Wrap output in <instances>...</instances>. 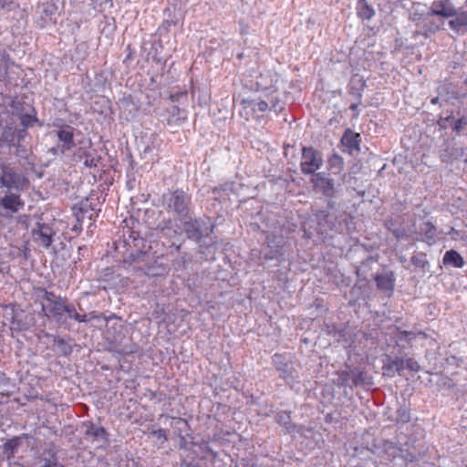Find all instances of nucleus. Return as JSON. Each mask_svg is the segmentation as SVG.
I'll return each mask as SVG.
<instances>
[{"label": "nucleus", "mask_w": 467, "mask_h": 467, "mask_svg": "<svg viewBox=\"0 0 467 467\" xmlns=\"http://www.w3.org/2000/svg\"><path fill=\"white\" fill-rule=\"evenodd\" d=\"M180 467H202L199 463L188 462L186 461H182L181 462Z\"/></svg>", "instance_id": "obj_56"}, {"label": "nucleus", "mask_w": 467, "mask_h": 467, "mask_svg": "<svg viewBox=\"0 0 467 467\" xmlns=\"http://www.w3.org/2000/svg\"><path fill=\"white\" fill-rule=\"evenodd\" d=\"M25 202L21 199V192H0V208L6 215L16 213L23 210Z\"/></svg>", "instance_id": "obj_11"}, {"label": "nucleus", "mask_w": 467, "mask_h": 467, "mask_svg": "<svg viewBox=\"0 0 467 467\" xmlns=\"http://www.w3.org/2000/svg\"><path fill=\"white\" fill-rule=\"evenodd\" d=\"M75 320L79 322V323H86V322L89 321L88 316H87V315H79V314H78V316H75Z\"/></svg>", "instance_id": "obj_53"}, {"label": "nucleus", "mask_w": 467, "mask_h": 467, "mask_svg": "<svg viewBox=\"0 0 467 467\" xmlns=\"http://www.w3.org/2000/svg\"><path fill=\"white\" fill-rule=\"evenodd\" d=\"M358 84L359 86V89H362L363 87L365 86V81H363L361 78H358V79H355L353 78L350 82V85H351V88H353V86L355 84Z\"/></svg>", "instance_id": "obj_54"}, {"label": "nucleus", "mask_w": 467, "mask_h": 467, "mask_svg": "<svg viewBox=\"0 0 467 467\" xmlns=\"http://www.w3.org/2000/svg\"><path fill=\"white\" fill-rule=\"evenodd\" d=\"M40 467H63V465L57 463L55 461L44 459L43 464Z\"/></svg>", "instance_id": "obj_51"}, {"label": "nucleus", "mask_w": 467, "mask_h": 467, "mask_svg": "<svg viewBox=\"0 0 467 467\" xmlns=\"http://www.w3.org/2000/svg\"><path fill=\"white\" fill-rule=\"evenodd\" d=\"M128 234V236L123 234V239L116 244V249L121 254L123 264L148 276L163 275L165 267L158 263L152 254L145 250V240L132 231L129 230Z\"/></svg>", "instance_id": "obj_1"}, {"label": "nucleus", "mask_w": 467, "mask_h": 467, "mask_svg": "<svg viewBox=\"0 0 467 467\" xmlns=\"http://www.w3.org/2000/svg\"><path fill=\"white\" fill-rule=\"evenodd\" d=\"M273 362L275 367L278 371H280V376L285 379H293V370L292 367L285 362L284 358L281 355L275 354L273 357Z\"/></svg>", "instance_id": "obj_27"}, {"label": "nucleus", "mask_w": 467, "mask_h": 467, "mask_svg": "<svg viewBox=\"0 0 467 467\" xmlns=\"http://www.w3.org/2000/svg\"><path fill=\"white\" fill-rule=\"evenodd\" d=\"M278 78L275 73L267 70L255 77L256 92L265 91L266 93L278 94L275 84Z\"/></svg>", "instance_id": "obj_13"}, {"label": "nucleus", "mask_w": 467, "mask_h": 467, "mask_svg": "<svg viewBox=\"0 0 467 467\" xmlns=\"http://www.w3.org/2000/svg\"><path fill=\"white\" fill-rule=\"evenodd\" d=\"M394 234L397 236V237H400V231L399 230H396L394 232Z\"/></svg>", "instance_id": "obj_61"}, {"label": "nucleus", "mask_w": 467, "mask_h": 467, "mask_svg": "<svg viewBox=\"0 0 467 467\" xmlns=\"http://www.w3.org/2000/svg\"><path fill=\"white\" fill-rule=\"evenodd\" d=\"M466 126H467V117L462 116L456 120L453 119L452 130L456 133H461Z\"/></svg>", "instance_id": "obj_39"}, {"label": "nucleus", "mask_w": 467, "mask_h": 467, "mask_svg": "<svg viewBox=\"0 0 467 467\" xmlns=\"http://www.w3.org/2000/svg\"><path fill=\"white\" fill-rule=\"evenodd\" d=\"M32 234L36 244L45 249H49L56 232L48 224L37 223L36 228L32 230Z\"/></svg>", "instance_id": "obj_12"}, {"label": "nucleus", "mask_w": 467, "mask_h": 467, "mask_svg": "<svg viewBox=\"0 0 467 467\" xmlns=\"http://www.w3.org/2000/svg\"><path fill=\"white\" fill-rule=\"evenodd\" d=\"M171 426L178 429V436L180 438V449L190 450L192 446L196 445L192 440L189 441L187 437L183 436L182 432L189 427L188 422L182 418H172Z\"/></svg>", "instance_id": "obj_21"}, {"label": "nucleus", "mask_w": 467, "mask_h": 467, "mask_svg": "<svg viewBox=\"0 0 467 467\" xmlns=\"http://www.w3.org/2000/svg\"><path fill=\"white\" fill-rule=\"evenodd\" d=\"M410 420V415L409 410L406 407H400L397 410L396 420L398 422L406 423V422H409Z\"/></svg>", "instance_id": "obj_37"}, {"label": "nucleus", "mask_w": 467, "mask_h": 467, "mask_svg": "<svg viewBox=\"0 0 467 467\" xmlns=\"http://www.w3.org/2000/svg\"><path fill=\"white\" fill-rule=\"evenodd\" d=\"M357 107H358V106H357V104H352V105L350 106V109L354 110V109H357Z\"/></svg>", "instance_id": "obj_62"}, {"label": "nucleus", "mask_w": 467, "mask_h": 467, "mask_svg": "<svg viewBox=\"0 0 467 467\" xmlns=\"http://www.w3.org/2000/svg\"><path fill=\"white\" fill-rule=\"evenodd\" d=\"M54 343V351L59 356H69L72 352V346L70 344V338H64L59 336H52Z\"/></svg>", "instance_id": "obj_26"}, {"label": "nucleus", "mask_w": 467, "mask_h": 467, "mask_svg": "<svg viewBox=\"0 0 467 467\" xmlns=\"http://www.w3.org/2000/svg\"><path fill=\"white\" fill-rule=\"evenodd\" d=\"M405 368L410 369V371L418 372L420 367L419 363L415 361L413 358H408L404 359V368Z\"/></svg>", "instance_id": "obj_41"}, {"label": "nucleus", "mask_w": 467, "mask_h": 467, "mask_svg": "<svg viewBox=\"0 0 467 467\" xmlns=\"http://www.w3.org/2000/svg\"><path fill=\"white\" fill-rule=\"evenodd\" d=\"M343 159L337 155V154H334L330 159H329V164L332 166V167H337L339 171L342 170L343 168Z\"/></svg>", "instance_id": "obj_42"}, {"label": "nucleus", "mask_w": 467, "mask_h": 467, "mask_svg": "<svg viewBox=\"0 0 467 467\" xmlns=\"http://www.w3.org/2000/svg\"><path fill=\"white\" fill-rule=\"evenodd\" d=\"M184 96H185V94H183V93L172 94L170 96V99L171 102L174 103V102H178L180 98L184 97Z\"/></svg>", "instance_id": "obj_55"}, {"label": "nucleus", "mask_w": 467, "mask_h": 467, "mask_svg": "<svg viewBox=\"0 0 467 467\" xmlns=\"http://www.w3.org/2000/svg\"><path fill=\"white\" fill-rule=\"evenodd\" d=\"M36 120L37 119L30 114H23L20 116V122L24 129L32 127Z\"/></svg>", "instance_id": "obj_40"}, {"label": "nucleus", "mask_w": 467, "mask_h": 467, "mask_svg": "<svg viewBox=\"0 0 467 467\" xmlns=\"http://www.w3.org/2000/svg\"><path fill=\"white\" fill-rule=\"evenodd\" d=\"M162 203L169 213H173L180 220L190 218L191 196L182 190L164 193Z\"/></svg>", "instance_id": "obj_2"}, {"label": "nucleus", "mask_w": 467, "mask_h": 467, "mask_svg": "<svg viewBox=\"0 0 467 467\" xmlns=\"http://www.w3.org/2000/svg\"><path fill=\"white\" fill-rule=\"evenodd\" d=\"M275 420L278 424L285 429V432L289 434L303 433L304 427L292 422L290 413L280 411L275 415Z\"/></svg>", "instance_id": "obj_20"}, {"label": "nucleus", "mask_w": 467, "mask_h": 467, "mask_svg": "<svg viewBox=\"0 0 467 467\" xmlns=\"http://www.w3.org/2000/svg\"><path fill=\"white\" fill-rule=\"evenodd\" d=\"M361 136L359 133L354 132L350 129L346 130L341 138V143L348 147L350 150H359V143Z\"/></svg>", "instance_id": "obj_24"}, {"label": "nucleus", "mask_w": 467, "mask_h": 467, "mask_svg": "<svg viewBox=\"0 0 467 467\" xmlns=\"http://www.w3.org/2000/svg\"><path fill=\"white\" fill-rule=\"evenodd\" d=\"M28 180L10 167H5L0 176V192H22Z\"/></svg>", "instance_id": "obj_4"}, {"label": "nucleus", "mask_w": 467, "mask_h": 467, "mask_svg": "<svg viewBox=\"0 0 467 467\" xmlns=\"http://www.w3.org/2000/svg\"><path fill=\"white\" fill-rule=\"evenodd\" d=\"M464 155V150L462 147H456L454 140L445 141L444 148L440 150V157L444 162L463 159Z\"/></svg>", "instance_id": "obj_16"}, {"label": "nucleus", "mask_w": 467, "mask_h": 467, "mask_svg": "<svg viewBox=\"0 0 467 467\" xmlns=\"http://www.w3.org/2000/svg\"><path fill=\"white\" fill-rule=\"evenodd\" d=\"M323 157L319 150L313 147L302 148L300 169L303 174L314 176L323 166Z\"/></svg>", "instance_id": "obj_6"}, {"label": "nucleus", "mask_w": 467, "mask_h": 467, "mask_svg": "<svg viewBox=\"0 0 467 467\" xmlns=\"http://www.w3.org/2000/svg\"><path fill=\"white\" fill-rule=\"evenodd\" d=\"M377 286L384 292H392L395 285V275L393 272L379 274L375 277Z\"/></svg>", "instance_id": "obj_23"}, {"label": "nucleus", "mask_w": 467, "mask_h": 467, "mask_svg": "<svg viewBox=\"0 0 467 467\" xmlns=\"http://www.w3.org/2000/svg\"><path fill=\"white\" fill-rule=\"evenodd\" d=\"M449 234L452 235V239H456L455 235L456 236H460L461 235V232L456 230L455 228L451 227L450 232L448 233Z\"/></svg>", "instance_id": "obj_58"}, {"label": "nucleus", "mask_w": 467, "mask_h": 467, "mask_svg": "<svg viewBox=\"0 0 467 467\" xmlns=\"http://www.w3.org/2000/svg\"><path fill=\"white\" fill-rule=\"evenodd\" d=\"M43 299L47 304H42V311H45L46 317H53L57 321H60L65 314V307L67 303L66 297L56 296L53 292L43 289Z\"/></svg>", "instance_id": "obj_7"}, {"label": "nucleus", "mask_w": 467, "mask_h": 467, "mask_svg": "<svg viewBox=\"0 0 467 467\" xmlns=\"http://www.w3.org/2000/svg\"><path fill=\"white\" fill-rule=\"evenodd\" d=\"M311 183L316 191L322 192L326 197L332 198L337 192V186L341 182H337V180L327 174L326 172H317L310 179Z\"/></svg>", "instance_id": "obj_9"}, {"label": "nucleus", "mask_w": 467, "mask_h": 467, "mask_svg": "<svg viewBox=\"0 0 467 467\" xmlns=\"http://www.w3.org/2000/svg\"><path fill=\"white\" fill-rule=\"evenodd\" d=\"M398 459L401 461V463H399L400 465H408L409 463L413 462L416 460V457L413 453L401 447V451H400Z\"/></svg>", "instance_id": "obj_36"}, {"label": "nucleus", "mask_w": 467, "mask_h": 467, "mask_svg": "<svg viewBox=\"0 0 467 467\" xmlns=\"http://www.w3.org/2000/svg\"><path fill=\"white\" fill-rule=\"evenodd\" d=\"M200 447H201L202 451L208 452L212 456L216 457L217 453L215 451H213V450L209 446V442L208 441H202L200 444Z\"/></svg>", "instance_id": "obj_48"}, {"label": "nucleus", "mask_w": 467, "mask_h": 467, "mask_svg": "<svg viewBox=\"0 0 467 467\" xmlns=\"http://www.w3.org/2000/svg\"><path fill=\"white\" fill-rule=\"evenodd\" d=\"M109 318L110 317L107 318V317H103L101 315H98L95 312H91V313L88 314L89 321H91V320H97V321L104 320L106 322V324H107Z\"/></svg>", "instance_id": "obj_50"}, {"label": "nucleus", "mask_w": 467, "mask_h": 467, "mask_svg": "<svg viewBox=\"0 0 467 467\" xmlns=\"http://www.w3.org/2000/svg\"><path fill=\"white\" fill-rule=\"evenodd\" d=\"M453 119H454V117L451 116V115H450L448 117H441L439 121H438V124L441 128L446 129L450 124L452 125Z\"/></svg>", "instance_id": "obj_43"}, {"label": "nucleus", "mask_w": 467, "mask_h": 467, "mask_svg": "<svg viewBox=\"0 0 467 467\" xmlns=\"http://www.w3.org/2000/svg\"><path fill=\"white\" fill-rule=\"evenodd\" d=\"M420 233L423 236V242H426L430 245L436 243L438 234L436 226L432 223L426 222L422 223L420 227Z\"/></svg>", "instance_id": "obj_25"}, {"label": "nucleus", "mask_w": 467, "mask_h": 467, "mask_svg": "<svg viewBox=\"0 0 467 467\" xmlns=\"http://www.w3.org/2000/svg\"><path fill=\"white\" fill-rule=\"evenodd\" d=\"M213 225L209 218H199L183 222V231L189 239L200 242L204 236L210 235Z\"/></svg>", "instance_id": "obj_5"}, {"label": "nucleus", "mask_w": 467, "mask_h": 467, "mask_svg": "<svg viewBox=\"0 0 467 467\" xmlns=\"http://www.w3.org/2000/svg\"><path fill=\"white\" fill-rule=\"evenodd\" d=\"M100 158H88V156H86V160L84 161V164L85 166L87 167H96L98 162L99 161Z\"/></svg>", "instance_id": "obj_49"}, {"label": "nucleus", "mask_w": 467, "mask_h": 467, "mask_svg": "<svg viewBox=\"0 0 467 467\" xmlns=\"http://www.w3.org/2000/svg\"><path fill=\"white\" fill-rule=\"evenodd\" d=\"M454 18L449 21V26L454 31L467 28V11L457 13Z\"/></svg>", "instance_id": "obj_32"}, {"label": "nucleus", "mask_w": 467, "mask_h": 467, "mask_svg": "<svg viewBox=\"0 0 467 467\" xmlns=\"http://www.w3.org/2000/svg\"><path fill=\"white\" fill-rule=\"evenodd\" d=\"M437 93L441 98V101L444 102L450 103L454 99L459 101L465 100V95L458 90L452 83H441L437 88Z\"/></svg>", "instance_id": "obj_18"}, {"label": "nucleus", "mask_w": 467, "mask_h": 467, "mask_svg": "<svg viewBox=\"0 0 467 467\" xmlns=\"http://www.w3.org/2000/svg\"><path fill=\"white\" fill-rule=\"evenodd\" d=\"M16 154L21 158H26L27 157V149L21 145L20 143H16Z\"/></svg>", "instance_id": "obj_47"}, {"label": "nucleus", "mask_w": 467, "mask_h": 467, "mask_svg": "<svg viewBox=\"0 0 467 467\" xmlns=\"http://www.w3.org/2000/svg\"><path fill=\"white\" fill-rule=\"evenodd\" d=\"M257 93H258L257 95H261L263 97L264 100H267V97H265V94L266 93L265 91H260Z\"/></svg>", "instance_id": "obj_60"}, {"label": "nucleus", "mask_w": 467, "mask_h": 467, "mask_svg": "<svg viewBox=\"0 0 467 467\" xmlns=\"http://www.w3.org/2000/svg\"><path fill=\"white\" fill-rule=\"evenodd\" d=\"M12 3L13 0H0V9L7 8Z\"/></svg>", "instance_id": "obj_57"}, {"label": "nucleus", "mask_w": 467, "mask_h": 467, "mask_svg": "<svg viewBox=\"0 0 467 467\" xmlns=\"http://www.w3.org/2000/svg\"><path fill=\"white\" fill-rule=\"evenodd\" d=\"M149 147H147L145 150H144V153H146L148 150H149Z\"/></svg>", "instance_id": "obj_64"}, {"label": "nucleus", "mask_w": 467, "mask_h": 467, "mask_svg": "<svg viewBox=\"0 0 467 467\" xmlns=\"http://www.w3.org/2000/svg\"><path fill=\"white\" fill-rule=\"evenodd\" d=\"M442 263L445 265H451L456 268H462L464 265L462 256L452 249L444 254Z\"/></svg>", "instance_id": "obj_28"}, {"label": "nucleus", "mask_w": 467, "mask_h": 467, "mask_svg": "<svg viewBox=\"0 0 467 467\" xmlns=\"http://www.w3.org/2000/svg\"><path fill=\"white\" fill-rule=\"evenodd\" d=\"M19 445H20L19 438L16 437V438L7 440L3 445V455L7 460H10L11 458L14 457Z\"/></svg>", "instance_id": "obj_33"}, {"label": "nucleus", "mask_w": 467, "mask_h": 467, "mask_svg": "<svg viewBox=\"0 0 467 467\" xmlns=\"http://www.w3.org/2000/svg\"><path fill=\"white\" fill-rule=\"evenodd\" d=\"M151 434L158 439H162V442L167 441L166 431L163 429L155 430Z\"/></svg>", "instance_id": "obj_46"}, {"label": "nucleus", "mask_w": 467, "mask_h": 467, "mask_svg": "<svg viewBox=\"0 0 467 467\" xmlns=\"http://www.w3.org/2000/svg\"><path fill=\"white\" fill-rule=\"evenodd\" d=\"M411 263L416 267H420L421 269H424L425 266L428 265V261L426 260V255L424 254L413 255L411 257Z\"/></svg>", "instance_id": "obj_38"}, {"label": "nucleus", "mask_w": 467, "mask_h": 467, "mask_svg": "<svg viewBox=\"0 0 467 467\" xmlns=\"http://www.w3.org/2000/svg\"><path fill=\"white\" fill-rule=\"evenodd\" d=\"M74 131L75 129L69 125H63L57 131V136L60 143L58 144V149L61 153L69 151L76 146L74 142Z\"/></svg>", "instance_id": "obj_15"}, {"label": "nucleus", "mask_w": 467, "mask_h": 467, "mask_svg": "<svg viewBox=\"0 0 467 467\" xmlns=\"http://www.w3.org/2000/svg\"><path fill=\"white\" fill-rule=\"evenodd\" d=\"M26 134V129L23 128L22 130H17L14 132L12 140H16L17 143H20Z\"/></svg>", "instance_id": "obj_45"}, {"label": "nucleus", "mask_w": 467, "mask_h": 467, "mask_svg": "<svg viewBox=\"0 0 467 467\" xmlns=\"http://www.w3.org/2000/svg\"><path fill=\"white\" fill-rule=\"evenodd\" d=\"M430 16H432L429 15V13H428L423 19L422 35L425 37H428L431 35L435 34L437 31H439L441 29V27L442 26V22H439L434 19H431V18H430Z\"/></svg>", "instance_id": "obj_29"}, {"label": "nucleus", "mask_w": 467, "mask_h": 467, "mask_svg": "<svg viewBox=\"0 0 467 467\" xmlns=\"http://www.w3.org/2000/svg\"><path fill=\"white\" fill-rule=\"evenodd\" d=\"M429 15L449 18L456 16L457 10L450 0H435L431 3Z\"/></svg>", "instance_id": "obj_17"}, {"label": "nucleus", "mask_w": 467, "mask_h": 467, "mask_svg": "<svg viewBox=\"0 0 467 467\" xmlns=\"http://www.w3.org/2000/svg\"><path fill=\"white\" fill-rule=\"evenodd\" d=\"M419 335L426 337V335L421 331L413 332L396 328L392 337L395 340L398 347L401 348H406L408 346L410 345L411 341L415 339Z\"/></svg>", "instance_id": "obj_19"}, {"label": "nucleus", "mask_w": 467, "mask_h": 467, "mask_svg": "<svg viewBox=\"0 0 467 467\" xmlns=\"http://www.w3.org/2000/svg\"><path fill=\"white\" fill-rule=\"evenodd\" d=\"M383 375L388 377H394L396 373L401 374L404 369V358H388V362L382 367Z\"/></svg>", "instance_id": "obj_22"}, {"label": "nucleus", "mask_w": 467, "mask_h": 467, "mask_svg": "<svg viewBox=\"0 0 467 467\" xmlns=\"http://www.w3.org/2000/svg\"><path fill=\"white\" fill-rule=\"evenodd\" d=\"M384 451L389 461H394L398 459L399 453L401 451V447L392 441H387L384 442Z\"/></svg>", "instance_id": "obj_35"}, {"label": "nucleus", "mask_w": 467, "mask_h": 467, "mask_svg": "<svg viewBox=\"0 0 467 467\" xmlns=\"http://www.w3.org/2000/svg\"><path fill=\"white\" fill-rule=\"evenodd\" d=\"M168 123L169 124H177L184 121L187 118L185 110L180 109L178 106H171L167 109Z\"/></svg>", "instance_id": "obj_30"}, {"label": "nucleus", "mask_w": 467, "mask_h": 467, "mask_svg": "<svg viewBox=\"0 0 467 467\" xmlns=\"http://www.w3.org/2000/svg\"><path fill=\"white\" fill-rule=\"evenodd\" d=\"M13 64L7 50L0 45V78H6L8 68Z\"/></svg>", "instance_id": "obj_31"}, {"label": "nucleus", "mask_w": 467, "mask_h": 467, "mask_svg": "<svg viewBox=\"0 0 467 467\" xmlns=\"http://www.w3.org/2000/svg\"><path fill=\"white\" fill-rule=\"evenodd\" d=\"M413 16H415V17H413V20L418 19V16H416V14H413Z\"/></svg>", "instance_id": "obj_63"}, {"label": "nucleus", "mask_w": 467, "mask_h": 467, "mask_svg": "<svg viewBox=\"0 0 467 467\" xmlns=\"http://www.w3.org/2000/svg\"><path fill=\"white\" fill-rule=\"evenodd\" d=\"M337 375L338 386L352 387L368 383V374L358 368L338 371Z\"/></svg>", "instance_id": "obj_10"}, {"label": "nucleus", "mask_w": 467, "mask_h": 467, "mask_svg": "<svg viewBox=\"0 0 467 467\" xmlns=\"http://www.w3.org/2000/svg\"><path fill=\"white\" fill-rule=\"evenodd\" d=\"M65 313L67 315L68 318L75 320V316H78V312L76 311L75 306L72 304L67 303L65 307Z\"/></svg>", "instance_id": "obj_44"}, {"label": "nucleus", "mask_w": 467, "mask_h": 467, "mask_svg": "<svg viewBox=\"0 0 467 467\" xmlns=\"http://www.w3.org/2000/svg\"><path fill=\"white\" fill-rule=\"evenodd\" d=\"M171 220H168L166 222H163L159 224V228L161 231V233L165 234V231L171 228Z\"/></svg>", "instance_id": "obj_52"}, {"label": "nucleus", "mask_w": 467, "mask_h": 467, "mask_svg": "<svg viewBox=\"0 0 467 467\" xmlns=\"http://www.w3.org/2000/svg\"><path fill=\"white\" fill-rule=\"evenodd\" d=\"M85 436L88 440L97 443V447H104L109 442L106 430L102 426L92 422L86 425Z\"/></svg>", "instance_id": "obj_14"}, {"label": "nucleus", "mask_w": 467, "mask_h": 467, "mask_svg": "<svg viewBox=\"0 0 467 467\" xmlns=\"http://www.w3.org/2000/svg\"><path fill=\"white\" fill-rule=\"evenodd\" d=\"M357 9L358 16L363 19H370L375 15V10L366 0H358Z\"/></svg>", "instance_id": "obj_34"}, {"label": "nucleus", "mask_w": 467, "mask_h": 467, "mask_svg": "<svg viewBox=\"0 0 467 467\" xmlns=\"http://www.w3.org/2000/svg\"><path fill=\"white\" fill-rule=\"evenodd\" d=\"M73 214L76 219V223L72 226V231L80 232L82 230V224L88 222L89 225L95 221L98 216V213L92 206V202L86 199L75 204L72 208Z\"/></svg>", "instance_id": "obj_8"}, {"label": "nucleus", "mask_w": 467, "mask_h": 467, "mask_svg": "<svg viewBox=\"0 0 467 467\" xmlns=\"http://www.w3.org/2000/svg\"><path fill=\"white\" fill-rule=\"evenodd\" d=\"M441 100V98H440V95L438 94L436 97L432 98L431 100V104H437Z\"/></svg>", "instance_id": "obj_59"}, {"label": "nucleus", "mask_w": 467, "mask_h": 467, "mask_svg": "<svg viewBox=\"0 0 467 467\" xmlns=\"http://www.w3.org/2000/svg\"><path fill=\"white\" fill-rule=\"evenodd\" d=\"M265 97H267V100H264L261 95H255L253 99H244V103L255 113H264L268 109L277 113L284 109L278 94L265 93Z\"/></svg>", "instance_id": "obj_3"}]
</instances>
